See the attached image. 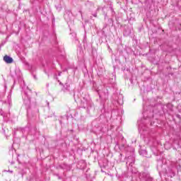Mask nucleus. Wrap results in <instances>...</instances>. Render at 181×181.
Returning <instances> with one entry per match:
<instances>
[{
    "mask_svg": "<svg viewBox=\"0 0 181 181\" xmlns=\"http://www.w3.org/2000/svg\"><path fill=\"white\" fill-rule=\"evenodd\" d=\"M6 172H8L9 173H13V170H6Z\"/></svg>",
    "mask_w": 181,
    "mask_h": 181,
    "instance_id": "25",
    "label": "nucleus"
},
{
    "mask_svg": "<svg viewBox=\"0 0 181 181\" xmlns=\"http://www.w3.org/2000/svg\"><path fill=\"white\" fill-rule=\"evenodd\" d=\"M58 76H62V72H59V73L58 74Z\"/></svg>",
    "mask_w": 181,
    "mask_h": 181,
    "instance_id": "30",
    "label": "nucleus"
},
{
    "mask_svg": "<svg viewBox=\"0 0 181 181\" xmlns=\"http://www.w3.org/2000/svg\"><path fill=\"white\" fill-rule=\"evenodd\" d=\"M4 60L7 64H11L13 63V59L8 55L4 57Z\"/></svg>",
    "mask_w": 181,
    "mask_h": 181,
    "instance_id": "11",
    "label": "nucleus"
},
{
    "mask_svg": "<svg viewBox=\"0 0 181 181\" xmlns=\"http://www.w3.org/2000/svg\"><path fill=\"white\" fill-rule=\"evenodd\" d=\"M12 95L8 94L7 96V100L4 101V104H8V107H11V106L12 105Z\"/></svg>",
    "mask_w": 181,
    "mask_h": 181,
    "instance_id": "12",
    "label": "nucleus"
},
{
    "mask_svg": "<svg viewBox=\"0 0 181 181\" xmlns=\"http://www.w3.org/2000/svg\"><path fill=\"white\" fill-rule=\"evenodd\" d=\"M139 153L141 156H144V158H148V151H146V150L141 149L139 150Z\"/></svg>",
    "mask_w": 181,
    "mask_h": 181,
    "instance_id": "15",
    "label": "nucleus"
},
{
    "mask_svg": "<svg viewBox=\"0 0 181 181\" xmlns=\"http://www.w3.org/2000/svg\"><path fill=\"white\" fill-rule=\"evenodd\" d=\"M172 108H173V106L170 103L163 105V113L166 114V112H169V111H172Z\"/></svg>",
    "mask_w": 181,
    "mask_h": 181,
    "instance_id": "9",
    "label": "nucleus"
},
{
    "mask_svg": "<svg viewBox=\"0 0 181 181\" xmlns=\"http://www.w3.org/2000/svg\"><path fill=\"white\" fill-rule=\"evenodd\" d=\"M80 165H81V166H80ZM86 161L81 160V161L78 162V168H79V169L83 170V169H84L86 168Z\"/></svg>",
    "mask_w": 181,
    "mask_h": 181,
    "instance_id": "13",
    "label": "nucleus"
},
{
    "mask_svg": "<svg viewBox=\"0 0 181 181\" xmlns=\"http://www.w3.org/2000/svg\"><path fill=\"white\" fill-rule=\"evenodd\" d=\"M0 115L3 117L4 121H8L9 119V117H11L10 113H5L1 109H0Z\"/></svg>",
    "mask_w": 181,
    "mask_h": 181,
    "instance_id": "10",
    "label": "nucleus"
},
{
    "mask_svg": "<svg viewBox=\"0 0 181 181\" xmlns=\"http://www.w3.org/2000/svg\"><path fill=\"white\" fill-rule=\"evenodd\" d=\"M20 86L23 90L22 97L23 100V103L28 108L30 107V95H32V90L29 89L28 86L25 84V81L21 80Z\"/></svg>",
    "mask_w": 181,
    "mask_h": 181,
    "instance_id": "4",
    "label": "nucleus"
},
{
    "mask_svg": "<svg viewBox=\"0 0 181 181\" xmlns=\"http://www.w3.org/2000/svg\"><path fill=\"white\" fill-rule=\"evenodd\" d=\"M74 36H76V34H74Z\"/></svg>",
    "mask_w": 181,
    "mask_h": 181,
    "instance_id": "39",
    "label": "nucleus"
},
{
    "mask_svg": "<svg viewBox=\"0 0 181 181\" xmlns=\"http://www.w3.org/2000/svg\"><path fill=\"white\" fill-rule=\"evenodd\" d=\"M49 86V83H47V87H48Z\"/></svg>",
    "mask_w": 181,
    "mask_h": 181,
    "instance_id": "33",
    "label": "nucleus"
},
{
    "mask_svg": "<svg viewBox=\"0 0 181 181\" xmlns=\"http://www.w3.org/2000/svg\"><path fill=\"white\" fill-rule=\"evenodd\" d=\"M93 16H94L95 18H97V13L93 14Z\"/></svg>",
    "mask_w": 181,
    "mask_h": 181,
    "instance_id": "28",
    "label": "nucleus"
},
{
    "mask_svg": "<svg viewBox=\"0 0 181 181\" xmlns=\"http://www.w3.org/2000/svg\"><path fill=\"white\" fill-rule=\"evenodd\" d=\"M30 112V110L29 109L27 110V117H29V114Z\"/></svg>",
    "mask_w": 181,
    "mask_h": 181,
    "instance_id": "24",
    "label": "nucleus"
},
{
    "mask_svg": "<svg viewBox=\"0 0 181 181\" xmlns=\"http://www.w3.org/2000/svg\"><path fill=\"white\" fill-rule=\"evenodd\" d=\"M129 35H131V30H128L124 32V36H129Z\"/></svg>",
    "mask_w": 181,
    "mask_h": 181,
    "instance_id": "18",
    "label": "nucleus"
},
{
    "mask_svg": "<svg viewBox=\"0 0 181 181\" xmlns=\"http://www.w3.org/2000/svg\"><path fill=\"white\" fill-rule=\"evenodd\" d=\"M104 9H105V8H102V11H104Z\"/></svg>",
    "mask_w": 181,
    "mask_h": 181,
    "instance_id": "35",
    "label": "nucleus"
},
{
    "mask_svg": "<svg viewBox=\"0 0 181 181\" xmlns=\"http://www.w3.org/2000/svg\"><path fill=\"white\" fill-rule=\"evenodd\" d=\"M181 168V159L175 163L169 159L162 158L157 161V169L160 173H163L165 177V180L168 181L167 177H175L176 173L179 172Z\"/></svg>",
    "mask_w": 181,
    "mask_h": 181,
    "instance_id": "1",
    "label": "nucleus"
},
{
    "mask_svg": "<svg viewBox=\"0 0 181 181\" xmlns=\"http://www.w3.org/2000/svg\"><path fill=\"white\" fill-rule=\"evenodd\" d=\"M156 155L158 156V153H156Z\"/></svg>",
    "mask_w": 181,
    "mask_h": 181,
    "instance_id": "40",
    "label": "nucleus"
},
{
    "mask_svg": "<svg viewBox=\"0 0 181 181\" xmlns=\"http://www.w3.org/2000/svg\"><path fill=\"white\" fill-rule=\"evenodd\" d=\"M103 14L105 15V18H107V13H104Z\"/></svg>",
    "mask_w": 181,
    "mask_h": 181,
    "instance_id": "27",
    "label": "nucleus"
},
{
    "mask_svg": "<svg viewBox=\"0 0 181 181\" xmlns=\"http://www.w3.org/2000/svg\"><path fill=\"white\" fill-rule=\"evenodd\" d=\"M104 2H108V0H103Z\"/></svg>",
    "mask_w": 181,
    "mask_h": 181,
    "instance_id": "31",
    "label": "nucleus"
},
{
    "mask_svg": "<svg viewBox=\"0 0 181 181\" xmlns=\"http://www.w3.org/2000/svg\"><path fill=\"white\" fill-rule=\"evenodd\" d=\"M176 117H177V118H179V119H180V118H181L180 115H176Z\"/></svg>",
    "mask_w": 181,
    "mask_h": 181,
    "instance_id": "26",
    "label": "nucleus"
},
{
    "mask_svg": "<svg viewBox=\"0 0 181 181\" xmlns=\"http://www.w3.org/2000/svg\"><path fill=\"white\" fill-rule=\"evenodd\" d=\"M118 162H124V160H122V153H120L119 155Z\"/></svg>",
    "mask_w": 181,
    "mask_h": 181,
    "instance_id": "20",
    "label": "nucleus"
},
{
    "mask_svg": "<svg viewBox=\"0 0 181 181\" xmlns=\"http://www.w3.org/2000/svg\"><path fill=\"white\" fill-rule=\"evenodd\" d=\"M153 111L149 112V115L146 116V114L148 112H144V119L141 120H138L137 124L139 125V132L141 134V136L143 138H146L148 135H149V130L148 129V123L147 121L150 123V125H152V122H151V119L153 118Z\"/></svg>",
    "mask_w": 181,
    "mask_h": 181,
    "instance_id": "3",
    "label": "nucleus"
},
{
    "mask_svg": "<svg viewBox=\"0 0 181 181\" xmlns=\"http://www.w3.org/2000/svg\"><path fill=\"white\" fill-rule=\"evenodd\" d=\"M117 103L118 104H119L120 105H122L124 104V102L122 100H117Z\"/></svg>",
    "mask_w": 181,
    "mask_h": 181,
    "instance_id": "21",
    "label": "nucleus"
},
{
    "mask_svg": "<svg viewBox=\"0 0 181 181\" xmlns=\"http://www.w3.org/2000/svg\"><path fill=\"white\" fill-rule=\"evenodd\" d=\"M34 78H36V76H34Z\"/></svg>",
    "mask_w": 181,
    "mask_h": 181,
    "instance_id": "36",
    "label": "nucleus"
},
{
    "mask_svg": "<svg viewBox=\"0 0 181 181\" xmlns=\"http://www.w3.org/2000/svg\"><path fill=\"white\" fill-rule=\"evenodd\" d=\"M64 59H66V53L64 52H63L61 54V56L57 59V62H59L61 59L64 60Z\"/></svg>",
    "mask_w": 181,
    "mask_h": 181,
    "instance_id": "17",
    "label": "nucleus"
},
{
    "mask_svg": "<svg viewBox=\"0 0 181 181\" xmlns=\"http://www.w3.org/2000/svg\"><path fill=\"white\" fill-rule=\"evenodd\" d=\"M104 71H105L104 68H102V67L98 68V70H97L98 76H99V77H100V76H103V74H104Z\"/></svg>",
    "mask_w": 181,
    "mask_h": 181,
    "instance_id": "14",
    "label": "nucleus"
},
{
    "mask_svg": "<svg viewBox=\"0 0 181 181\" xmlns=\"http://www.w3.org/2000/svg\"><path fill=\"white\" fill-rule=\"evenodd\" d=\"M102 32H103V37H107V34H105V32L104 30H103Z\"/></svg>",
    "mask_w": 181,
    "mask_h": 181,
    "instance_id": "22",
    "label": "nucleus"
},
{
    "mask_svg": "<svg viewBox=\"0 0 181 181\" xmlns=\"http://www.w3.org/2000/svg\"><path fill=\"white\" fill-rule=\"evenodd\" d=\"M99 10H100V8H98V11H99Z\"/></svg>",
    "mask_w": 181,
    "mask_h": 181,
    "instance_id": "38",
    "label": "nucleus"
},
{
    "mask_svg": "<svg viewBox=\"0 0 181 181\" xmlns=\"http://www.w3.org/2000/svg\"><path fill=\"white\" fill-rule=\"evenodd\" d=\"M22 131H26V129H23Z\"/></svg>",
    "mask_w": 181,
    "mask_h": 181,
    "instance_id": "32",
    "label": "nucleus"
},
{
    "mask_svg": "<svg viewBox=\"0 0 181 181\" xmlns=\"http://www.w3.org/2000/svg\"><path fill=\"white\" fill-rule=\"evenodd\" d=\"M63 91H69L70 90V84L65 83L64 85V88H62Z\"/></svg>",
    "mask_w": 181,
    "mask_h": 181,
    "instance_id": "16",
    "label": "nucleus"
},
{
    "mask_svg": "<svg viewBox=\"0 0 181 181\" xmlns=\"http://www.w3.org/2000/svg\"><path fill=\"white\" fill-rule=\"evenodd\" d=\"M124 151L127 152V155L129 152L130 156L126 157V165L131 170L132 173L135 174V176L132 177V181H153V178L151 177L149 175L146 173H136L134 172L132 166L135 164V156L134 155V148L127 146L124 147Z\"/></svg>",
    "mask_w": 181,
    "mask_h": 181,
    "instance_id": "2",
    "label": "nucleus"
},
{
    "mask_svg": "<svg viewBox=\"0 0 181 181\" xmlns=\"http://www.w3.org/2000/svg\"><path fill=\"white\" fill-rule=\"evenodd\" d=\"M87 40V35H86V34L84 35V39H83V42H86Z\"/></svg>",
    "mask_w": 181,
    "mask_h": 181,
    "instance_id": "23",
    "label": "nucleus"
},
{
    "mask_svg": "<svg viewBox=\"0 0 181 181\" xmlns=\"http://www.w3.org/2000/svg\"><path fill=\"white\" fill-rule=\"evenodd\" d=\"M53 115H54V112H53L52 115L48 116V117H53Z\"/></svg>",
    "mask_w": 181,
    "mask_h": 181,
    "instance_id": "29",
    "label": "nucleus"
},
{
    "mask_svg": "<svg viewBox=\"0 0 181 181\" xmlns=\"http://www.w3.org/2000/svg\"><path fill=\"white\" fill-rule=\"evenodd\" d=\"M110 12L112 13V16H114V15H115V11H114V8L112 6H110Z\"/></svg>",
    "mask_w": 181,
    "mask_h": 181,
    "instance_id": "19",
    "label": "nucleus"
},
{
    "mask_svg": "<svg viewBox=\"0 0 181 181\" xmlns=\"http://www.w3.org/2000/svg\"><path fill=\"white\" fill-rule=\"evenodd\" d=\"M81 107L86 110V112L90 113V110L93 107V101L88 95L81 96Z\"/></svg>",
    "mask_w": 181,
    "mask_h": 181,
    "instance_id": "5",
    "label": "nucleus"
},
{
    "mask_svg": "<svg viewBox=\"0 0 181 181\" xmlns=\"http://www.w3.org/2000/svg\"><path fill=\"white\" fill-rule=\"evenodd\" d=\"M11 76L13 78H19L22 76V73L21 72V69L18 68H16L15 69H13L11 71Z\"/></svg>",
    "mask_w": 181,
    "mask_h": 181,
    "instance_id": "6",
    "label": "nucleus"
},
{
    "mask_svg": "<svg viewBox=\"0 0 181 181\" xmlns=\"http://www.w3.org/2000/svg\"><path fill=\"white\" fill-rule=\"evenodd\" d=\"M100 98H101V100H107V98H108V89H106V92H101L100 90L98 91Z\"/></svg>",
    "mask_w": 181,
    "mask_h": 181,
    "instance_id": "8",
    "label": "nucleus"
},
{
    "mask_svg": "<svg viewBox=\"0 0 181 181\" xmlns=\"http://www.w3.org/2000/svg\"><path fill=\"white\" fill-rule=\"evenodd\" d=\"M119 97H121V98H122V95H119Z\"/></svg>",
    "mask_w": 181,
    "mask_h": 181,
    "instance_id": "34",
    "label": "nucleus"
},
{
    "mask_svg": "<svg viewBox=\"0 0 181 181\" xmlns=\"http://www.w3.org/2000/svg\"><path fill=\"white\" fill-rule=\"evenodd\" d=\"M64 18L65 21L67 22L68 25H70V23H73V22H74L73 14H71V13L66 12L64 14Z\"/></svg>",
    "mask_w": 181,
    "mask_h": 181,
    "instance_id": "7",
    "label": "nucleus"
},
{
    "mask_svg": "<svg viewBox=\"0 0 181 181\" xmlns=\"http://www.w3.org/2000/svg\"><path fill=\"white\" fill-rule=\"evenodd\" d=\"M47 105L49 106V102H47Z\"/></svg>",
    "mask_w": 181,
    "mask_h": 181,
    "instance_id": "37",
    "label": "nucleus"
}]
</instances>
